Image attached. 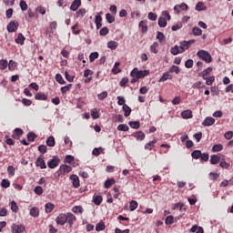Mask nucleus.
Segmentation results:
<instances>
[{
    "label": "nucleus",
    "mask_w": 233,
    "mask_h": 233,
    "mask_svg": "<svg viewBox=\"0 0 233 233\" xmlns=\"http://www.w3.org/2000/svg\"><path fill=\"white\" fill-rule=\"evenodd\" d=\"M149 75H150V70H147V69L139 70L137 67H135L130 73L131 77H137V79H143Z\"/></svg>",
    "instance_id": "1"
},
{
    "label": "nucleus",
    "mask_w": 233,
    "mask_h": 233,
    "mask_svg": "<svg viewBox=\"0 0 233 233\" xmlns=\"http://www.w3.org/2000/svg\"><path fill=\"white\" fill-rule=\"evenodd\" d=\"M197 56L198 57H199V59L205 61V63H212V56L210 55V53H208V51L199 50L197 53Z\"/></svg>",
    "instance_id": "2"
},
{
    "label": "nucleus",
    "mask_w": 233,
    "mask_h": 233,
    "mask_svg": "<svg viewBox=\"0 0 233 233\" xmlns=\"http://www.w3.org/2000/svg\"><path fill=\"white\" fill-rule=\"evenodd\" d=\"M68 172H72V167L68 165H61L59 169L56 172V177H60L61 176H65L68 174Z\"/></svg>",
    "instance_id": "3"
},
{
    "label": "nucleus",
    "mask_w": 233,
    "mask_h": 233,
    "mask_svg": "<svg viewBox=\"0 0 233 233\" xmlns=\"http://www.w3.org/2000/svg\"><path fill=\"white\" fill-rule=\"evenodd\" d=\"M59 163H61V159L57 157H54L51 160L47 162V167L49 168H56L59 166Z\"/></svg>",
    "instance_id": "4"
},
{
    "label": "nucleus",
    "mask_w": 233,
    "mask_h": 233,
    "mask_svg": "<svg viewBox=\"0 0 233 233\" xmlns=\"http://www.w3.org/2000/svg\"><path fill=\"white\" fill-rule=\"evenodd\" d=\"M19 27V22L12 21L7 25V32L12 34V32H17V28Z\"/></svg>",
    "instance_id": "5"
},
{
    "label": "nucleus",
    "mask_w": 233,
    "mask_h": 233,
    "mask_svg": "<svg viewBox=\"0 0 233 233\" xmlns=\"http://www.w3.org/2000/svg\"><path fill=\"white\" fill-rule=\"evenodd\" d=\"M35 167H39L41 169L46 168V163L45 162V157L41 155L35 161Z\"/></svg>",
    "instance_id": "6"
},
{
    "label": "nucleus",
    "mask_w": 233,
    "mask_h": 233,
    "mask_svg": "<svg viewBox=\"0 0 233 233\" xmlns=\"http://www.w3.org/2000/svg\"><path fill=\"white\" fill-rule=\"evenodd\" d=\"M13 233H23L25 232V226L19 224H13L11 227Z\"/></svg>",
    "instance_id": "7"
},
{
    "label": "nucleus",
    "mask_w": 233,
    "mask_h": 233,
    "mask_svg": "<svg viewBox=\"0 0 233 233\" xmlns=\"http://www.w3.org/2000/svg\"><path fill=\"white\" fill-rule=\"evenodd\" d=\"M66 223H68L69 227H72L74 225V223H76V217L73 213H67L66 215Z\"/></svg>",
    "instance_id": "8"
},
{
    "label": "nucleus",
    "mask_w": 233,
    "mask_h": 233,
    "mask_svg": "<svg viewBox=\"0 0 233 233\" xmlns=\"http://www.w3.org/2000/svg\"><path fill=\"white\" fill-rule=\"evenodd\" d=\"M70 179L75 188H79V187H81V184L79 183V177H77V175H71Z\"/></svg>",
    "instance_id": "9"
},
{
    "label": "nucleus",
    "mask_w": 233,
    "mask_h": 233,
    "mask_svg": "<svg viewBox=\"0 0 233 233\" xmlns=\"http://www.w3.org/2000/svg\"><path fill=\"white\" fill-rule=\"evenodd\" d=\"M56 224L60 225L63 227L65 223H66V215L65 214H59L56 218Z\"/></svg>",
    "instance_id": "10"
},
{
    "label": "nucleus",
    "mask_w": 233,
    "mask_h": 233,
    "mask_svg": "<svg viewBox=\"0 0 233 233\" xmlns=\"http://www.w3.org/2000/svg\"><path fill=\"white\" fill-rule=\"evenodd\" d=\"M35 99L36 101H46V99H48V95H46L43 92H38L35 94Z\"/></svg>",
    "instance_id": "11"
},
{
    "label": "nucleus",
    "mask_w": 233,
    "mask_h": 233,
    "mask_svg": "<svg viewBox=\"0 0 233 233\" xmlns=\"http://www.w3.org/2000/svg\"><path fill=\"white\" fill-rule=\"evenodd\" d=\"M216 123V119L212 116H208L206 119L203 121L202 125L203 127H212Z\"/></svg>",
    "instance_id": "12"
},
{
    "label": "nucleus",
    "mask_w": 233,
    "mask_h": 233,
    "mask_svg": "<svg viewBox=\"0 0 233 233\" xmlns=\"http://www.w3.org/2000/svg\"><path fill=\"white\" fill-rule=\"evenodd\" d=\"M81 6V0H74L71 4L70 10L73 12L77 11V9Z\"/></svg>",
    "instance_id": "13"
},
{
    "label": "nucleus",
    "mask_w": 233,
    "mask_h": 233,
    "mask_svg": "<svg viewBox=\"0 0 233 233\" xmlns=\"http://www.w3.org/2000/svg\"><path fill=\"white\" fill-rule=\"evenodd\" d=\"M23 129L21 128H15L13 132L12 137L14 139H19V137H21V136H23Z\"/></svg>",
    "instance_id": "14"
},
{
    "label": "nucleus",
    "mask_w": 233,
    "mask_h": 233,
    "mask_svg": "<svg viewBox=\"0 0 233 233\" xmlns=\"http://www.w3.org/2000/svg\"><path fill=\"white\" fill-rule=\"evenodd\" d=\"M181 116H182L183 119H192V117H193L192 110H190V109L184 110V111H182Z\"/></svg>",
    "instance_id": "15"
},
{
    "label": "nucleus",
    "mask_w": 233,
    "mask_h": 233,
    "mask_svg": "<svg viewBox=\"0 0 233 233\" xmlns=\"http://www.w3.org/2000/svg\"><path fill=\"white\" fill-rule=\"evenodd\" d=\"M156 143H157V139H153L152 141L147 143L145 145V150H152L156 147Z\"/></svg>",
    "instance_id": "16"
},
{
    "label": "nucleus",
    "mask_w": 233,
    "mask_h": 233,
    "mask_svg": "<svg viewBox=\"0 0 233 233\" xmlns=\"http://www.w3.org/2000/svg\"><path fill=\"white\" fill-rule=\"evenodd\" d=\"M221 161V157L218 155H211L210 156V164L211 165H218Z\"/></svg>",
    "instance_id": "17"
},
{
    "label": "nucleus",
    "mask_w": 233,
    "mask_h": 233,
    "mask_svg": "<svg viewBox=\"0 0 233 233\" xmlns=\"http://www.w3.org/2000/svg\"><path fill=\"white\" fill-rule=\"evenodd\" d=\"M212 72V67H208L203 72L199 74L200 77H203V79H208V75Z\"/></svg>",
    "instance_id": "18"
},
{
    "label": "nucleus",
    "mask_w": 233,
    "mask_h": 233,
    "mask_svg": "<svg viewBox=\"0 0 233 233\" xmlns=\"http://www.w3.org/2000/svg\"><path fill=\"white\" fill-rule=\"evenodd\" d=\"M30 216L32 218H39V208L37 207H34L30 209V212H29Z\"/></svg>",
    "instance_id": "19"
},
{
    "label": "nucleus",
    "mask_w": 233,
    "mask_h": 233,
    "mask_svg": "<svg viewBox=\"0 0 233 233\" xmlns=\"http://www.w3.org/2000/svg\"><path fill=\"white\" fill-rule=\"evenodd\" d=\"M188 48H190V46L187 44V41L180 42V54H183V52H185V50H188Z\"/></svg>",
    "instance_id": "20"
},
{
    "label": "nucleus",
    "mask_w": 233,
    "mask_h": 233,
    "mask_svg": "<svg viewBox=\"0 0 233 233\" xmlns=\"http://www.w3.org/2000/svg\"><path fill=\"white\" fill-rule=\"evenodd\" d=\"M25 35H23V34H18V36L15 38V43L17 44V45H25Z\"/></svg>",
    "instance_id": "21"
},
{
    "label": "nucleus",
    "mask_w": 233,
    "mask_h": 233,
    "mask_svg": "<svg viewBox=\"0 0 233 233\" xmlns=\"http://www.w3.org/2000/svg\"><path fill=\"white\" fill-rule=\"evenodd\" d=\"M157 48H159V43L155 42L153 43V45L150 46V52L152 54H157L159 52Z\"/></svg>",
    "instance_id": "22"
},
{
    "label": "nucleus",
    "mask_w": 233,
    "mask_h": 233,
    "mask_svg": "<svg viewBox=\"0 0 233 233\" xmlns=\"http://www.w3.org/2000/svg\"><path fill=\"white\" fill-rule=\"evenodd\" d=\"M54 208H56V206L50 202L45 205V210L46 214H50Z\"/></svg>",
    "instance_id": "23"
},
{
    "label": "nucleus",
    "mask_w": 233,
    "mask_h": 233,
    "mask_svg": "<svg viewBox=\"0 0 233 233\" xmlns=\"http://www.w3.org/2000/svg\"><path fill=\"white\" fill-rule=\"evenodd\" d=\"M139 27L141 28L143 34H147V32H148V25H147V22L140 21Z\"/></svg>",
    "instance_id": "24"
},
{
    "label": "nucleus",
    "mask_w": 233,
    "mask_h": 233,
    "mask_svg": "<svg viewBox=\"0 0 233 233\" xmlns=\"http://www.w3.org/2000/svg\"><path fill=\"white\" fill-rule=\"evenodd\" d=\"M168 79H172V75H170L169 73H164L159 79V83H165V81H168Z\"/></svg>",
    "instance_id": "25"
},
{
    "label": "nucleus",
    "mask_w": 233,
    "mask_h": 233,
    "mask_svg": "<svg viewBox=\"0 0 233 233\" xmlns=\"http://www.w3.org/2000/svg\"><path fill=\"white\" fill-rule=\"evenodd\" d=\"M93 203L96 206L101 205L103 203V197L102 196H96L93 198Z\"/></svg>",
    "instance_id": "26"
},
{
    "label": "nucleus",
    "mask_w": 233,
    "mask_h": 233,
    "mask_svg": "<svg viewBox=\"0 0 233 233\" xmlns=\"http://www.w3.org/2000/svg\"><path fill=\"white\" fill-rule=\"evenodd\" d=\"M135 137L137 141H143V139H145L146 136L142 131H137L135 133Z\"/></svg>",
    "instance_id": "27"
},
{
    "label": "nucleus",
    "mask_w": 233,
    "mask_h": 233,
    "mask_svg": "<svg viewBox=\"0 0 233 233\" xmlns=\"http://www.w3.org/2000/svg\"><path fill=\"white\" fill-rule=\"evenodd\" d=\"M105 188H110L112 185H116V179L115 178H109L105 181Z\"/></svg>",
    "instance_id": "28"
},
{
    "label": "nucleus",
    "mask_w": 233,
    "mask_h": 233,
    "mask_svg": "<svg viewBox=\"0 0 233 233\" xmlns=\"http://www.w3.org/2000/svg\"><path fill=\"white\" fill-rule=\"evenodd\" d=\"M167 18L160 16L158 18V26H160V28H165V26H167Z\"/></svg>",
    "instance_id": "29"
},
{
    "label": "nucleus",
    "mask_w": 233,
    "mask_h": 233,
    "mask_svg": "<svg viewBox=\"0 0 233 233\" xmlns=\"http://www.w3.org/2000/svg\"><path fill=\"white\" fill-rule=\"evenodd\" d=\"M123 110L125 117H128V116H130V114L132 113V109L127 105L123 106Z\"/></svg>",
    "instance_id": "30"
},
{
    "label": "nucleus",
    "mask_w": 233,
    "mask_h": 233,
    "mask_svg": "<svg viewBox=\"0 0 233 233\" xmlns=\"http://www.w3.org/2000/svg\"><path fill=\"white\" fill-rule=\"evenodd\" d=\"M117 46H119V44H117L116 41H109L107 43V48H110V50H116Z\"/></svg>",
    "instance_id": "31"
},
{
    "label": "nucleus",
    "mask_w": 233,
    "mask_h": 233,
    "mask_svg": "<svg viewBox=\"0 0 233 233\" xmlns=\"http://www.w3.org/2000/svg\"><path fill=\"white\" fill-rule=\"evenodd\" d=\"M196 10L198 12H202V10H207V6L205 5V3L198 2L196 5Z\"/></svg>",
    "instance_id": "32"
},
{
    "label": "nucleus",
    "mask_w": 233,
    "mask_h": 233,
    "mask_svg": "<svg viewBox=\"0 0 233 233\" xmlns=\"http://www.w3.org/2000/svg\"><path fill=\"white\" fill-rule=\"evenodd\" d=\"M121 66V63L119 62H116L113 68H112V72L113 74H119V72H121V69H119V66Z\"/></svg>",
    "instance_id": "33"
},
{
    "label": "nucleus",
    "mask_w": 233,
    "mask_h": 233,
    "mask_svg": "<svg viewBox=\"0 0 233 233\" xmlns=\"http://www.w3.org/2000/svg\"><path fill=\"white\" fill-rule=\"evenodd\" d=\"M170 53L173 56H177V54H181V49L179 48L178 46H175L170 49Z\"/></svg>",
    "instance_id": "34"
},
{
    "label": "nucleus",
    "mask_w": 233,
    "mask_h": 233,
    "mask_svg": "<svg viewBox=\"0 0 233 233\" xmlns=\"http://www.w3.org/2000/svg\"><path fill=\"white\" fill-rule=\"evenodd\" d=\"M137 207H139V204L137 203V201H136V200L130 201L129 208H130L131 212H134V210H136V208H137Z\"/></svg>",
    "instance_id": "35"
},
{
    "label": "nucleus",
    "mask_w": 233,
    "mask_h": 233,
    "mask_svg": "<svg viewBox=\"0 0 233 233\" xmlns=\"http://www.w3.org/2000/svg\"><path fill=\"white\" fill-rule=\"evenodd\" d=\"M35 137H37V135L34 132H29L27 134V141H29V143L35 141Z\"/></svg>",
    "instance_id": "36"
},
{
    "label": "nucleus",
    "mask_w": 233,
    "mask_h": 233,
    "mask_svg": "<svg viewBox=\"0 0 233 233\" xmlns=\"http://www.w3.org/2000/svg\"><path fill=\"white\" fill-rule=\"evenodd\" d=\"M56 81L57 83H59V85H66V82L65 81V79L63 78V76H61V74H56Z\"/></svg>",
    "instance_id": "37"
},
{
    "label": "nucleus",
    "mask_w": 233,
    "mask_h": 233,
    "mask_svg": "<svg viewBox=\"0 0 233 233\" xmlns=\"http://www.w3.org/2000/svg\"><path fill=\"white\" fill-rule=\"evenodd\" d=\"M191 157H193V159H199V158H201V150H194L191 153Z\"/></svg>",
    "instance_id": "38"
},
{
    "label": "nucleus",
    "mask_w": 233,
    "mask_h": 233,
    "mask_svg": "<svg viewBox=\"0 0 233 233\" xmlns=\"http://www.w3.org/2000/svg\"><path fill=\"white\" fill-rule=\"evenodd\" d=\"M47 147H56V138L54 137H49L46 140Z\"/></svg>",
    "instance_id": "39"
},
{
    "label": "nucleus",
    "mask_w": 233,
    "mask_h": 233,
    "mask_svg": "<svg viewBox=\"0 0 233 233\" xmlns=\"http://www.w3.org/2000/svg\"><path fill=\"white\" fill-rule=\"evenodd\" d=\"M105 228H106V226H105V222L103 221L97 223L96 226V232H101V230H105Z\"/></svg>",
    "instance_id": "40"
},
{
    "label": "nucleus",
    "mask_w": 233,
    "mask_h": 233,
    "mask_svg": "<svg viewBox=\"0 0 233 233\" xmlns=\"http://www.w3.org/2000/svg\"><path fill=\"white\" fill-rule=\"evenodd\" d=\"M8 68V61L2 59L0 60V70H6Z\"/></svg>",
    "instance_id": "41"
},
{
    "label": "nucleus",
    "mask_w": 233,
    "mask_h": 233,
    "mask_svg": "<svg viewBox=\"0 0 233 233\" xmlns=\"http://www.w3.org/2000/svg\"><path fill=\"white\" fill-rule=\"evenodd\" d=\"M7 172H8L9 177H14V176H15V167H14V166H9L7 167Z\"/></svg>",
    "instance_id": "42"
},
{
    "label": "nucleus",
    "mask_w": 233,
    "mask_h": 233,
    "mask_svg": "<svg viewBox=\"0 0 233 233\" xmlns=\"http://www.w3.org/2000/svg\"><path fill=\"white\" fill-rule=\"evenodd\" d=\"M219 167H221V168L228 169L230 168V164L227 163V161H225V158H221Z\"/></svg>",
    "instance_id": "43"
},
{
    "label": "nucleus",
    "mask_w": 233,
    "mask_h": 233,
    "mask_svg": "<svg viewBox=\"0 0 233 233\" xmlns=\"http://www.w3.org/2000/svg\"><path fill=\"white\" fill-rule=\"evenodd\" d=\"M97 57H99V53H97V52L91 53L89 56L90 63H94V61H96V59H97Z\"/></svg>",
    "instance_id": "44"
},
{
    "label": "nucleus",
    "mask_w": 233,
    "mask_h": 233,
    "mask_svg": "<svg viewBox=\"0 0 233 233\" xmlns=\"http://www.w3.org/2000/svg\"><path fill=\"white\" fill-rule=\"evenodd\" d=\"M223 150V145L216 144L212 147V152H221Z\"/></svg>",
    "instance_id": "45"
},
{
    "label": "nucleus",
    "mask_w": 233,
    "mask_h": 233,
    "mask_svg": "<svg viewBox=\"0 0 233 233\" xmlns=\"http://www.w3.org/2000/svg\"><path fill=\"white\" fill-rule=\"evenodd\" d=\"M72 86H73L72 84H68L67 86L61 87V93L66 94V92H70V90L72 89Z\"/></svg>",
    "instance_id": "46"
},
{
    "label": "nucleus",
    "mask_w": 233,
    "mask_h": 233,
    "mask_svg": "<svg viewBox=\"0 0 233 233\" xmlns=\"http://www.w3.org/2000/svg\"><path fill=\"white\" fill-rule=\"evenodd\" d=\"M34 192H35V194H36L37 196H41V195H43V193L45 192V189H43V187H40V186H36V187H35V189H34Z\"/></svg>",
    "instance_id": "47"
},
{
    "label": "nucleus",
    "mask_w": 233,
    "mask_h": 233,
    "mask_svg": "<svg viewBox=\"0 0 233 233\" xmlns=\"http://www.w3.org/2000/svg\"><path fill=\"white\" fill-rule=\"evenodd\" d=\"M19 5L22 12H26V10H28V5L25 0H21Z\"/></svg>",
    "instance_id": "48"
},
{
    "label": "nucleus",
    "mask_w": 233,
    "mask_h": 233,
    "mask_svg": "<svg viewBox=\"0 0 233 233\" xmlns=\"http://www.w3.org/2000/svg\"><path fill=\"white\" fill-rule=\"evenodd\" d=\"M117 130L120 132H127L128 131V127L127 126V124H120L117 126Z\"/></svg>",
    "instance_id": "49"
},
{
    "label": "nucleus",
    "mask_w": 233,
    "mask_h": 233,
    "mask_svg": "<svg viewBox=\"0 0 233 233\" xmlns=\"http://www.w3.org/2000/svg\"><path fill=\"white\" fill-rule=\"evenodd\" d=\"M106 19L107 23H109L110 25H112V23H114V21H116V17H114V15H112L110 13H107L106 15Z\"/></svg>",
    "instance_id": "50"
},
{
    "label": "nucleus",
    "mask_w": 233,
    "mask_h": 233,
    "mask_svg": "<svg viewBox=\"0 0 233 233\" xmlns=\"http://www.w3.org/2000/svg\"><path fill=\"white\" fill-rule=\"evenodd\" d=\"M157 39H158L160 45L165 43V35L163 33H161V32H157Z\"/></svg>",
    "instance_id": "51"
},
{
    "label": "nucleus",
    "mask_w": 233,
    "mask_h": 233,
    "mask_svg": "<svg viewBox=\"0 0 233 233\" xmlns=\"http://www.w3.org/2000/svg\"><path fill=\"white\" fill-rule=\"evenodd\" d=\"M65 77L69 83H74V79H76L75 76H70V74H68L66 71L65 72Z\"/></svg>",
    "instance_id": "52"
},
{
    "label": "nucleus",
    "mask_w": 233,
    "mask_h": 233,
    "mask_svg": "<svg viewBox=\"0 0 233 233\" xmlns=\"http://www.w3.org/2000/svg\"><path fill=\"white\" fill-rule=\"evenodd\" d=\"M11 210L15 213L19 212V207L14 200L11 202Z\"/></svg>",
    "instance_id": "53"
},
{
    "label": "nucleus",
    "mask_w": 233,
    "mask_h": 233,
    "mask_svg": "<svg viewBox=\"0 0 233 233\" xmlns=\"http://www.w3.org/2000/svg\"><path fill=\"white\" fill-rule=\"evenodd\" d=\"M128 125L129 127H131V128H135L136 130H137V128L141 127V125L139 124V121L129 122Z\"/></svg>",
    "instance_id": "54"
},
{
    "label": "nucleus",
    "mask_w": 233,
    "mask_h": 233,
    "mask_svg": "<svg viewBox=\"0 0 233 233\" xmlns=\"http://www.w3.org/2000/svg\"><path fill=\"white\" fill-rule=\"evenodd\" d=\"M201 34H203V31L201 30V28L195 26L193 28V35H201Z\"/></svg>",
    "instance_id": "55"
},
{
    "label": "nucleus",
    "mask_w": 233,
    "mask_h": 233,
    "mask_svg": "<svg viewBox=\"0 0 233 233\" xmlns=\"http://www.w3.org/2000/svg\"><path fill=\"white\" fill-rule=\"evenodd\" d=\"M1 187H2V188H8L10 187V180L3 179Z\"/></svg>",
    "instance_id": "56"
},
{
    "label": "nucleus",
    "mask_w": 233,
    "mask_h": 233,
    "mask_svg": "<svg viewBox=\"0 0 233 233\" xmlns=\"http://www.w3.org/2000/svg\"><path fill=\"white\" fill-rule=\"evenodd\" d=\"M7 66L9 70L13 72V70H15L16 64L14 62V60H10L9 64H7Z\"/></svg>",
    "instance_id": "57"
},
{
    "label": "nucleus",
    "mask_w": 233,
    "mask_h": 233,
    "mask_svg": "<svg viewBox=\"0 0 233 233\" xmlns=\"http://www.w3.org/2000/svg\"><path fill=\"white\" fill-rule=\"evenodd\" d=\"M147 18L149 19V21H156V19H157V15L156 13H148L147 15Z\"/></svg>",
    "instance_id": "58"
},
{
    "label": "nucleus",
    "mask_w": 233,
    "mask_h": 233,
    "mask_svg": "<svg viewBox=\"0 0 233 233\" xmlns=\"http://www.w3.org/2000/svg\"><path fill=\"white\" fill-rule=\"evenodd\" d=\"M91 116L94 119H99V112H97V109H92L91 110Z\"/></svg>",
    "instance_id": "59"
},
{
    "label": "nucleus",
    "mask_w": 233,
    "mask_h": 233,
    "mask_svg": "<svg viewBox=\"0 0 233 233\" xmlns=\"http://www.w3.org/2000/svg\"><path fill=\"white\" fill-rule=\"evenodd\" d=\"M86 14V10L81 8L76 12V17H84Z\"/></svg>",
    "instance_id": "60"
},
{
    "label": "nucleus",
    "mask_w": 233,
    "mask_h": 233,
    "mask_svg": "<svg viewBox=\"0 0 233 233\" xmlns=\"http://www.w3.org/2000/svg\"><path fill=\"white\" fill-rule=\"evenodd\" d=\"M185 66L186 68H192V66H194V60L192 59L187 60L185 63Z\"/></svg>",
    "instance_id": "61"
},
{
    "label": "nucleus",
    "mask_w": 233,
    "mask_h": 233,
    "mask_svg": "<svg viewBox=\"0 0 233 233\" xmlns=\"http://www.w3.org/2000/svg\"><path fill=\"white\" fill-rule=\"evenodd\" d=\"M108 32H109L108 27L105 26L102 29H100L99 34L100 35L105 36V35H107Z\"/></svg>",
    "instance_id": "62"
},
{
    "label": "nucleus",
    "mask_w": 233,
    "mask_h": 233,
    "mask_svg": "<svg viewBox=\"0 0 233 233\" xmlns=\"http://www.w3.org/2000/svg\"><path fill=\"white\" fill-rule=\"evenodd\" d=\"M174 224V216H168L166 218V225H172Z\"/></svg>",
    "instance_id": "63"
},
{
    "label": "nucleus",
    "mask_w": 233,
    "mask_h": 233,
    "mask_svg": "<svg viewBox=\"0 0 233 233\" xmlns=\"http://www.w3.org/2000/svg\"><path fill=\"white\" fill-rule=\"evenodd\" d=\"M203 87H205V86H203V83L201 81H198L192 86V88H203Z\"/></svg>",
    "instance_id": "64"
}]
</instances>
